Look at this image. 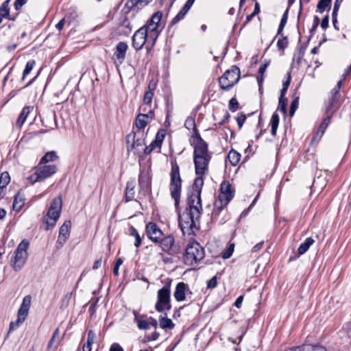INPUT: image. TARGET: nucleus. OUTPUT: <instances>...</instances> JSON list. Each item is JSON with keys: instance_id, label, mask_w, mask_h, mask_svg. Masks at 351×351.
<instances>
[{"instance_id": "nucleus-24", "label": "nucleus", "mask_w": 351, "mask_h": 351, "mask_svg": "<svg viewBox=\"0 0 351 351\" xmlns=\"http://www.w3.org/2000/svg\"><path fill=\"white\" fill-rule=\"evenodd\" d=\"M228 204L226 202L217 199L214 203V208L212 212L211 217L213 220H217L219 215L224 210Z\"/></svg>"}, {"instance_id": "nucleus-37", "label": "nucleus", "mask_w": 351, "mask_h": 351, "mask_svg": "<svg viewBox=\"0 0 351 351\" xmlns=\"http://www.w3.org/2000/svg\"><path fill=\"white\" fill-rule=\"evenodd\" d=\"M10 0H5L0 6V16L8 19L10 16L9 3Z\"/></svg>"}, {"instance_id": "nucleus-62", "label": "nucleus", "mask_w": 351, "mask_h": 351, "mask_svg": "<svg viewBox=\"0 0 351 351\" xmlns=\"http://www.w3.org/2000/svg\"><path fill=\"white\" fill-rule=\"evenodd\" d=\"M269 64V61H267L260 66V68L258 69V74L260 75H263V74L265 72Z\"/></svg>"}, {"instance_id": "nucleus-47", "label": "nucleus", "mask_w": 351, "mask_h": 351, "mask_svg": "<svg viewBox=\"0 0 351 351\" xmlns=\"http://www.w3.org/2000/svg\"><path fill=\"white\" fill-rule=\"evenodd\" d=\"M234 245L230 244L223 252L222 257L224 259H228L231 257L234 252Z\"/></svg>"}, {"instance_id": "nucleus-36", "label": "nucleus", "mask_w": 351, "mask_h": 351, "mask_svg": "<svg viewBox=\"0 0 351 351\" xmlns=\"http://www.w3.org/2000/svg\"><path fill=\"white\" fill-rule=\"evenodd\" d=\"M279 120H280V118H279L278 114L276 113H274L271 116V119L270 121V125L271 127V133L273 136H276V134L277 129H278V124H279Z\"/></svg>"}, {"instance_id": "nucleus-56", "label": "nucleus", "mask_w": 351, "mask_h": 351, "mask_svg": "<svg viewBox=\"0 0 351 351\" xmlns=\"http://www.w3.org/2000/svg\"><path fill=\"white\" fill-rule=\"evenodd\" d=\"M217 285V276H215L207 282V289H214Z\"/></svg>"}, {"instance_id": "nucleus-13", "label": "nucleus", "mask_w": 351, "mask_h": 351, "mask_svg": "<svg viewBox=\"0 0 351 351\" xmlns=\"http://www.w3.org/2000/svg\"><path fill=\"white\" fill-rule=\"evenodd\" d=\"M234 195V191L228 181L224 180L220 185V193L217 199L229 204Z\"/></svg>"}, {"instance_id": "nucleus-12", "label": "nucleus", "mask_w": 351, "mask_h": 351, "mask_svg": "<svg viewBox=\"0 0 351 351\" xmlns=\"http://www.w3.org/2000/svg\"><path fill=\"white\" fill-rule=\"evenodd\" d=\"M145 27H141L135 32L132 36V46L136 50H140L147 43V45L151 47V41L149 40L147 32ZM148 48V46H147Z\"/></svg>"}, {"instance_id": "nucleus-33", "label": "nucleus", "mask_w": 351, "mask_h": 351, "mask_svg": "<svg viewBox=\"0 0 351 351\" xmlns=\"http://www.w3.org/2000/svg\"><path fill=\"white\" fill-rule=\"evenodd\" d=\"M228 158L232 166H236L240 161L241 154L237 151L232 149L228 154Z\"/></svg>"}, {"instance_id": "nucleus-54", "label": "nucleus", "mask_w": 351, "mask_h": 351, "mask_svg": "<svg viewBox=\"0 0 351 351\" xmlns=\"http://www.w3.org/2000/svg\"><path fill=\"white\" fill-rule=\"evenodd\" d=\"M308 351H327L326 348L321 345L307 344Z\"/></svg>"}, {"instance_id": "nucleus-52", "label": "nucleus", "mask_w": 351, "mask_h": 351, "mask_svg": "<svg viewBox=\"0 0 351 351\" xmlns=\"http://www.w3.org/2000/svg\"><path fill=\"white\" fill-rule=\"evenodd\" d=\"M239 107V104L236 98L233 97L229 101V109L232 112H235Z\"/></svg>"}, {"instance_id": "nucleus-61", "label": "nucleus", "mask_w": 351, "mask_h": 351, "mask_svg": "<svg viewBox=\"0 0 351 351\" xmlns=\"http://www.w3.org/2000/svg\"><path fill=\"white\" fill-rule=\"evenodd\" d=\"M109 351H124V350L119 343H113L110 346Z\"/></svg>"}, {"instance_id": "nucleus-15", "label": "nucleus", "mask_w": 351, "mask_h": 351, "mask_svg": "<svg viewBox=\"0 0 351 351\" xmlns=\"http://www.w3.org/2000/svg\"><path fill=\"white\" fill-rule=\"evenodd\" d=\"M142 27H145L146 32L149 36V40L151 41V47H153L158 39L160 34L162 32L165 27V25H153L147 22Z\"/></svg>"}, {"instance_id": "nucleus-3", "label": "nucleus", "mask_w": 351, "mask_h": 351, "mask_svg": "<svg viewBox=\"0 0 351 351\" xmlns=\"http://www.w3.org/2000/svg\"><path fill=\"white\" fill-rule=\"evenodd\" d=\"M205 256L204 248L197 241L190 242L185 250L183 260L185 265L193 266L199 263Z\"/></svg>"}, {"instance_id": "nucleus-39", "label": "nucleus", "mask_w": 351, "mask_h": 351, "mask_svg": "<svg viewBox=\"0 0 351 351\" xmlns=\"http://www.w3.org/2000/svg\"><path fill=\"white\" fill-rule=\"evenodd\" d=\"M58 158L57 154L55 151H51L47 152L41 158L40 163H47L51 162Z\"/></svg>"}, {"instance_id": "nucleus-18", "label": "nucleus", "mask_w": 351, "mask_h": 351, "mask_svg": "<svg viewBox=\"0 0 351 351\" xmlns=\"http://www.w3.org/2000/svg\"><path fill=\"white\" fill-rule=\"evenodd\" d=\"M128 149H138L145 145V140L141 138H136V132H132L126 136Z\"/></svg>"}, {"instance_id": "nucleus-4", "label": "nucleus", "mask_w": 351, "mask_h": 351, "mask_svg": "<svg viewBox=\"0 0 351 351\" xmlns=\"http://www.w3.org/2000/svg\"><path fill=\"white\" fill-rule=\"evenodd\" d=\"M170 178L169 190L171 196L175 201V206L178 207L181 194L182 179L179 165L176 161L174 162H171Z\"/></svg>"}, {"instance_id": "nucleus-58", "label": "nucleus", "mask_w": 351, "mask_h": 351, "mask_svg": "<svg viewBox=\"0 0 351 351\" xmlns=\"http://www.w3.org/2000/svg\"><path fill=\"white\" fill-rule=\"evenodd\" d=\"M27 0H15L14 6L15 10H19L27 3Z\"/></svg>"}, {"instance_id": "nucleus-63", "label": "nucleus", "mask_w": 351, "mask_h": 351, "mask_svg": "<svg viewBox=\"0 0 351 351\" xmlns=\"http://www.w3.org/2000/svg\"><path fill=\"white\" fill-rule=\"evenodd\" d=\"M288 13H289V8H287V10L284 12V14L282 16V19L280 20V24H282V25H286V23L287 22V19H288Z\"/></svg>"}, {"instance_id": "nucleus-43", "label": "nucleus", "mask_w": 351, "mask_h": 351, "mask_svg": "<svg viewBox=\"0 0 351 351\" xmlns=\"http://www.w3.org/2000/svg\"><path fill=\"white\" fill-rule=\"evenodd\" d=\"M298 106H299V97H296L291 103L290 109H289L290 117L293 116L295 110L298 108Z\"/></svg>"}, {"instance_id": "nucleus-7", "label": "nucleus", "mask_w": 351, "mask_h": 351, "mask_svg": "<svg viewBox=\"0 0 351 351\" xmlns=\"http://www.w3.org/2000/svg\"><path fill=\"white\" fill-rule=\"evenodd\" d=\"M240 79V69L237 66H232L219 78V87L226 91L230 90Z\"/></svg>"}, {"instance_id": "nucleus-14", "label": "nucleus", "mask_w": 351, "mask_h": 351, "mask_svg": "<svg viewBox=\"0 0 351 351\" xmlns=\"http://www.w3.org/2000/svg\"><path fill=\"white\" fill-rule=\"evenodd\" d=\"M145 232L147 237L154 243L160 241V239L164 235L162 231L154 222H149L146 225Z\"/></svg>"}, {"instance_id": "nucleus-22", "label": "nucleus", "mask_w": 351, "mask_h": 351, "mask_svg": "<svg viewBox=\"0 0 351 351\" xmlns=\"http://www.w3.org/2000/svg\"><path fill=\"white\" fill-rule=\"evenodd\" d=\"M339 106V96L330 94L328 101L326 104V114H332L337 110Z\"/></svg>"}, {"instance_id": "nucleus-64", "label": "nucleus", "mask_w": 351, "mask_h": 351, "mask_svg": "<svg viewBox=\"0 0 351 351\" xmlns=\"http://www.w3.org/2000/svg\"><path fill=\"white\" fill-rule=\"evenodd\" d=\"M158 337H159V333L155 331L153 333H152L151 335H147L146 337V338L148 341H151L156 340L158 338Z\"/></svg>"}, {"instance_id": "nucleus-23", "label": "nucleus", "mask_w": 351, "mask_h": 351, "mask_svg": "<svg viewBox=\"0 0 351 351\" xmlns=\"http://www.w3.org/2000/svg\"><path fill=\"white\" fill-rule=\"evenodd\" d=\"M332 116V114H327V117L324 119V120L321 123L316 134L313 137L312 141H319V139L324 134L325 130H326L327 127L330 124Z\"/></svg>"}, {"instance_id": "nucleus-26", "label": "nucleus", "mask_w": 351, "mask_h": 351, "mask_svg": "<svg viewBox=\"0 0 351 351\" xmlns=\"http://www.w3.org/2000/svg\"><path fill=\"white\" fill-rule=\"evenodd\" d=\"M31 109H32V108L30 106H25L22 109V110L16 121V127H18L19 128H21L22 127V125L26 121V119H27L28 114H29Z\"/></svg>"}, {"instance_id": "nucleus-59", "label": "nucleus", "mask_w": 351, "mask_h": 351, "mask_svg": "<svg viewBox=\"0 0 351 351\" xmlns=\"http://www.w3.org/2000/svg\"><path fill=\"white\" fill-rule=\"evenodd\" d=\"M191 7L192 5L191 4H189L188 3L186 2L184 6L180 10V12L184 16H185Z\"/></svg>"}, {"instance_id": "nucleus-11", "label": "nucleus", "mask_w": 351, "mask_h": 351, "mask_svg": "<svg viewBox=\"0 0 351 351\" xmlns=\"http://www.w3.org/2000/svg\"><path fill=\"white\" fill-rule=\"evenodd\" d=\"M159 247L161 250L171 256H175L180 252V247L175 242V238L173 235H163L158 241Z\"/></svg>"}, {"instance_id": "nucleus-19", "label": "nucleus", "mask_w": 351, "mask_h": 351, "mask_svg": "<svg viewBox=\"0 0 351 351\" xmlns=\"http://www.w3.org/2000/svg\"><path fill=\"white\" fill-rule=\"evenodd\" d=\"M71 226V221H65L60 228L57 243L61 246L64 245L70 236Z\"/></svg>"}, {"instance_id": "nucleus-60", "label": "nucleus", "mask_w": 351, "mask_h": 351, "mask_svg": "<svg viewBox=\"0 0 351 351\" xmlns=\"http://www.w3.org/2000/svg\"><path fill=\"white\" fill-rule=\"evenodd\" d=\"M329 16L326 15L322 20L321 27L322 29H326L328 27Z\"/></svg>"}, {"instance_id": "nucleus-25", "label": "nucleus", "mask_w": 351, "mask_h": 351, "mask_svg": "<svg viewBox=\"0 0 351 351\" xmlns=\"http://www.w3.org/2000/svg\"><path fill=\"white\" fill-rule=\"evenodd\" d=\"M135 186L136 182L134 180H130L127 182L125 190V199L126 202L134 199L135 195Z\"/></svg>"}, {"instance_id": "nucleus-40", "label": "nucleus", "mask_w": 351, "mask_h": 351, "mask_svg": "<svg viewBox=\"0 0 351 351\" xmlns=\"http://www.w3.org/2000/svg\"><path fill=\"white\" fill-rule=\"evenodd\" d=\"M35 63H36L35 60H29L26 63V65H25V67L23 71L22 77H21V81H23L26 78V77L29 74V73L33 69V68L35 65Z\"/></svg>"}, {"instance_id": "nucleus-17", "label": "nucleus", "mask_w": 351, "mask_h": 351, "mask_svg": "<svg viewBox=\"0 0 351 351\" xmlns=\"http://www.w3.org/2000/svg\"><path fill=\"white\" fill-rule=\"evenodd\" d=\"M150 184L148 173L145 171L141 172L138 176L139 195H147L149 191Z\"/></svg>"}, {"instance_id": "nucleus-53", "label": "nucleus", "mask_w": 351, "mask_h": 351, "mask_svg": "<svg viewBox=\"0 0 351 351\" xmlns=\"http://www.w3.org/2000/svg\"><path fill=\"white\" fill-rule=\"evenodd\" d=\"M98 301H99V298H97L93 302H92L90 304V306L88 309V312H89L91 317H93L96 313V308H97Z\"/></svg>"}, {"instance_id": "nucleus-6", "label": "nucleus", "mask_w": 351, "mask_h": 351, "mask_svg": "<svg viewBox=\"0 0 351 351\" xmlns=\"http://www.w3.org/2000/svg\"><path fill=\"white\" fill-rule=\"evenodd\" d=\"M62 202L60 197L54 198L47 211V215L43 219L46 224V230L53 228L58 220L62 210Z\"/></svg>"}, {"instance_id": "nucleus-55", "label": "nucleus", "mask_w": 351, "mask_h": 351, "mask_svg": "<svg viewBox=\"0 0 351 351\" xmlns=\"http://www.w3.org/2000/svg\"><path fill=\"white\" fill-rule=\"evenodd\" d=\"M285 351H308V345L302 344L301 346L293 347L286 350Z\"/></svg>"}, {"instance_id": "nucleus-34", "label": "nucleus", "mask_w": 351, "mask_h": 351, "mask_svg": "<svg viewBox=\"0 0 351 351\" xmlns=\"http://www.w3.org/2000/svg\"><path fill=\"white\" fill-rule=\"evenodd\" d=\"M24 205V198L19 193L14 196L12 207L16 211H19Z\"/></svg>"}, {"instance_id": "nucleus-21", "label": "nucleus", "mask_w": 351, "mask_h": 351, "mask_svg": "<svg viewBox=\"0 0 351 351\" xmlns=\"http://www.w3.org/2000/svg\"><path fill=\"white\" fill-rule=\"evenodd\" d=\"M152 1V0H128L125 4V8L128 9V12L133 10L138 11L147 5Z\"/></svg>"}, {"instance_id": "nucleus-51", "label": "nucleus", "mask_w": 351, "mask_h": 351, "mask_svg": "<svg viewBox=\"0 0 351 351\" xmlns=\"http://www.w3.org/2000/svg\"><path fill=\"white\" fill-rule=\"evenodd\" d=\"M278 110H280L284 114L287 112V99H279Z\"/></svg>"}, {"instance_id": "nucleus-46", "label": "nucleus", "mask_w": 351, "mask_h": 351, "mask_svg": "<svg viewBox=\"0 0 351 351\" xmlns=\"http://www.w3.org/2000/svg\"><path fill=\"white\" fill-rule=\"evenodd\" d=\"M289 44L288 38L287 36H284L282 38L279 39L277 42V47L280 50H284L287 47Z\"/></svg>"}, {"instance_id": "nucleus-20", "label": "nucleus", "mask_w": 351, "mask_h": 351, "mask_svg": "<svg viewBox=\"0 0 351 351\" xmlns=\"http://www.w3.org/2000/svg\"><path fill=\"white\" fill-rule=\"evenodd\" d=\"M128 49V45L125 42H119L116 46V50L114 53V56L120 64H122L125 58L126 51Z\"/></svg>"}, {"instance_id": "nucleus-5", "label": "nucleus", "mask_w": 351, "mask_h": 351, "mask_svg": "<svg viewBox=\"0 0 351 351\" xmlns=\"http://www.w3.org/2000/svg\"><path fill=\"white\" fill-rule=\"evenodd\" d=\"M172 280L167 278L165 285L157 292V301L155 309L158 313H164L171 308V284Z\"/></svg>"}, {"instance_id": "nucleus-57", "label": "nucleus", "mask_w": 351, "mask_h": 351, "mask_svg": "<svg viewBox=\"0 0 351 351\" xmlns=\"http://www.w3.org/2000/svg\"><path fill=\"white\" fill-rule=\"evenodd\" d=\"M245 120H246L245 114L241 113L239 115H238V117H237V122L239 129H241L242 128Z\"/></svg>"}, {"instance_id": "nucleus-45", "label": "nucleus", "mask_w": 351, "mask_h": 351, "mask_svg": "<svg viewBox=\"0 0 351 351\" xmlns=\"http://www.w3.org/2000/svg\"><path fill=\"white\" fill-rule=\"evenodd\" d=\"M72 295H73V292H71V293H67L64 296V298L62 299V301H61V305H60L61 308H66L69 306L70 300L72 298Z\"/></svg>"}, {"instance_id": "nucleus-44", "label": "nucleus", "mask_w": 351, "mask_h": 351, "mask_svg": "<svg viewBox=\"0 0 351 351\" xmlns=\"http://www.w3.org/2000/svg\"><path fill=\"white\" fill-rule=\"evenodd\" d=\"M165 137V130L158 131L156 135L154 141V143L160 145L162 146V142Z\"/></svg>"}, {"instance_id": "nucleus-38", "label": "nucleus", "mask_w": 351, "mask_h": 351, "mask_svg": "<svg viewBox=\"0 0 351 351\" xmlns=\"http://www.w3.org/2000/svg\"><path fill=\"white\" fill-rule=\"evenodd\" d=\"M332 0H319L317 5V12L323 13L326 8L330 10Z\"/></svg>"}, {"instance_id": "nucleus-16", "label": "nucleus", "mask_w": 351, "mask_h": 351, "mask_svg": "<svg viewBox=\"0 0 351 351\" xmlns=\"http://www.w3.org/2000/svg\"><path fill=\"white\" fill-rule=\"evenodd\" d=\"M189 285L183 282H178L176 287L173 296L176 301L182 302L186 299V295H191Z\"/></svg>"}, {"instance_id": "nucleus-29", "label": "nucleus", "mask_w": 351, "mask_h": 351, "mask_svg": "<svg viewBox=\"0 0 351 351\" xmlns=\"http://www.w3.org/2000/svg\"><path fill=\"white\" fill-rule=\"evenodd\" d=\"M197 177L195 179L193 184V191L198 192L197 195H201L202 186L204 185V175H197Z\"/></svg>"}, {"instance_id": "nucleus-32", "label": "nucleus", "mask_w": 351, "mask_h": 351, "mask_svg": "<svg viewBox=\"0 0 351 351\" xmlns=\"http://www.w3.org/2000/svg\"><path fill=\"white\" fill-rule=\"evenodd\" d=\"M134 315V320L137 323L138 328L141 330H147L150 327V324L145 319L138 318V313L136 311H133Z\"/></svg>"}, {"instance_id": "nucleus-8", "label": "nucleus", "mask_w": 351, "mask_h": 351, "mask_svg": "<svg viewBox=\"0 0 351 351\" xmlns=\"http://www.w3.org/2000/svg\"><path fill=\"white\" fill-rule=\"evenodd\" d=\"M28 247L29 242L25 239L18 245L14 255L11 259V265L15 271L21 270L25 264L28 257Z\"/></svg>"}, {"instance_id": "nucleus-1", "label": "nucleus", "mask_w": 351, "mask_h": 351, "mask_svg": "<svg viewBox=\"0 0 351 351\" xmlns=\"http://www.w3.org/2000/svg\"><path fill=\"white\" fill-rule=\"evenodd\" d=\"M197 194L198 192L193 191L189 195V207L179 217V226L184 233L185 230L193 231L194 228H196L197 223H199L202 208L201 195L198 196Z\"/></svg>"}, {"instance_id": "nucleus-28", "label": "nucleus", "mask_w": 351, "mask_h": 351, "mask_svg": "<svg viewBox=\"0 0 351 351\" xmlns=\"http://www.w3.org/2000/svg\"><path fill=\"white\" fill-rule=\"evenodd\" d=\"M95 338V334L92 330H89L88 331V337L86 343H84L82 346V351H91L92 350V345L94 342Z\"/></svg>"}, {"instance_id": "nucleus-2", "label": "nucleus", "mask_w": 351, "mask_h": 351, "mask_svg": "<svg viewBox=\"0 0 351 351\" xmlns=\"http://www.w3.org/2000/svg\"><path fill=\"white\" fill-rule=\"evenodd\" d=\"M193 162L196 175H204L208 170L212 154L208 151V143L201 137L198 130L193 136Z\"/></svg>"}, {"instance_id": "nucleus-30", "label": "nucleus", "mask_w": 351, "mask_h": 351, "mask_svg": "<svg viewBox=\"0 0 351 351\" xmlns=\"http://www.w3.org/2000/svg\"><path fill=\"white\" fill-rule=\"evenodd\" d=\"M165 316L160 317V326L163 329H173L175 324L173 323L171 319L167 317V313H165Z\"/></svg>"}, {"instance_id": "nucleus-27", "label": "nucleus", "mask_w": 351, "mask_h": 351, "mask_svg": "<svg viewBox=\"0 0 351 351\" xmlns=\"http://www.w3.org/2000/svg\"><path fill=\"white\" fill-rule=\"evenodd\" d=\"M315 241L311 237H308L305 241L302 243L298 248V253L299 255L305 254L309 249V247L314 243Z\"/></svg>"}, {"instance_id": "nucleus-48", "label": "nucleus", "mask_w": 351, "mask_h": 351, "mask_svg": "<svg viewBox=\"0 0 351 351\" xmlns=\"http://www.w3.org/2000/svg\"><path fill=\"white\" fill-rule=\"evenodd\" d=\"M154 97V93L149 90L145 93L143 97V102L146 105H149L152 103V99Z\"/></svg>"}, {"instance_id": "nucleus-35", "label": "nucleus", "mask_w": 351, "mask_h": 351, "mask_svg": "<svg viewBox=\"0 0 351 351\" xmlns=\"http://www.w3.org/2000/svg\"><path fill=\"white\" fill-rule=\"evenodd\" d=\"M143 114H138L135 119V125L138 130H143L149 122L145 119Z\"/></svg>"}, {"instance_id": "nucleus-49", "label": "nucleus", "mask_w": 351, "mask_h": 351, "mask_svg": "<svg viewBox=\"0 0 351 351\" xmlns=\"http://www.w3.org/2000/svg\"><path fill=\"white\" fill-rule=\"evenodd\" d=\"M156 147L160 148L161 146L158 144L154 143V141H153L149 146H146L143 149V152L145 154L147 155L149 154L152 151H154Z\"/></svg>"}, {"instance_id": "nucleus-41", "label": "nucleus", "mask_w": 351, "mask_h": 351, "mask_svg": "<svg viewBox=\"0 0 351 351\" xmlns=\"http://www.w3.org/2000/svg\"><path fill=\"white\" fill-rule=\"evenodd\" d=\"M10 182V177L7 171L3 172L0 176V188H5Z\"/></svg>"}, {"instance_id": "nucleus-9", "label": "nucleus", "mask_w": 351, "mask_h": 351, "mask_svg": "<svg viewBox=\"0 0 351 351\" xmlns=\"http://www.w3.org/2000/svg\"><path fill=\"white\" fill-rule=\"evenodd\" d=\"M40 162L36 169L35 173L29 177V180L32 183L43 181L56 172L57 167L55 165H43Z\"/></svg>"}, {"instance_id": "nucleus-42", "label": "nucleus", "mask_w": 351, "mask_h": 351, "mask_svg": "<svg viewBox=\"0 0 351 351\" xmlns=\"http://www.w3.org/2000/svg\"><path fill=\"white\" fill-rule=\"evenodd\" d=\"M130 235L134 237L135 238V242H134V245L135 247H138L141 245V238L140 237V234L138 232V230L132 227L131 228V230H130Z\"/></svg>"}, {"instance_id": "nucleus-50", "label": "nucleus", "mask_w": 351, "mask_h": 351, "mask_svg": "<svg viewBox=\"0 0 351 351\" xmlns=\"http://www.w3.org/2000/svg\"><path fill=\"white\" fill-rule=\"evenodd\" d=\"M185 16H184L182 14H181L180 12L176 15L175 17L172 19L171 22L169 24V28L173 27L176 24H177L178 22H180L181 20H182L184 18Z\"/></svg>"}, {"instance_id": "nucleus-31", "label": "nucleus", "mask_w": 351, "mask_h": 351, "mask_svg": "<svg viewBox=\"0 0 351 351\" xmlns=\"http://www.w3.org/2000/svg\"><path fill=\"white\" fill-rule=\"evenodd\" d=\"M162 17V12L158 11L152 16V17L147 21V23L156 26H158V25H165V23L161 21Z\"/></svg>"}, {"instance_id": "nucleus-10", "label": "nucleus", "mask_w": 351, "mask_h": 351, "mask_svg": "<svg viewBox=\"0 0 351 351\" xmlns=\"http://www.w3.org/2000/svg\"><path fill=\"white\" fill-rule=\"evenodd\" d=\"M31 301L32 297L29 295H27L23 298L22 304H21V306L18 311L17 319L15 322H10L9 331L14 330L17 328L26 319L28 315Z\"/></svg>"}]
</instances>
